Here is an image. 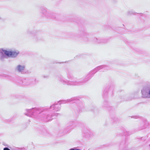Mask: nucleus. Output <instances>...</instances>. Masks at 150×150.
Returning a JSON list of instances; mask_svg holds the SVG:
<instances>
[{
    "label": "nucleus",
    "mask_w": 150,
    "mask_h": 150,
    "mask_svg": "<svg viewBox=\"0 0 150 150\" xmlns=\"http://www.w3.org/2000/svg\"><path fill=\"white\" fill-rule=\"evenodd\" d=\"M61 103L59 102L57 103H55L54 104L50 106V108L53 109L55 111H59L61 108Z\"/></svg>",
    "instance_id": "6e6552de"
},
{
    "label": "nucleus",
    "mask_w": 150,
    "mask_h": 150,
    "mask_svg": "<svg viewBox=\"0 0 150 150\" xmlns=\"http://www.w3.org/2000/svg\"><path fill=\"white\" fill-rule=\"evenodd\" d=\"M54 115L56 116H57L58 115H60V114L58 113H55L54 114Z\"/></svg>",
    "instance_id": "aec40b11"
},
{
    "label": "nucleus",
    "mask_w": 150,
    "mask_h": 150,
    "mask_svg": "<svg viewBox=\"0 0 150 150\" xmlns=\"http://www.w3.org/2000/svg\"><path fill=\"white\" fill-rule=\"evenodd\" d=\"M74 101V103H78V109L77 110L79 112L81 111L82 109L83 108V103L80 101L78 99L76 98H73L66 100H62L59 101L61 103H65L69 102H71Z\"/></svg>",
    "instance_id": "7ed1b4c3"
},
{
    "label": "nucleus",
    "mask_w": 150,
    "mask_h": 150,
    "mask_svg": "<svg viewBox=\"0 0 150 150\" xmlns=\"http://www.w3.org/2000/svg\"><path fill=\"white\" fill-rule=\"evenodd\" d=\"M136 13H137L132 10L129 11L127 12V14L129 15H130L132 14L135 15Z\"/></svg>",
    "instance_id": "2eb2a0df"
},
{
    "label": "nucleus",
    "mask_w": 150,
    "mask_h": 150,
    "mask_svg": "<svg viewBox=\"0 0 150 150\" xmlns=\"http://www.w3.org/2000/svg\"><path fill=\"white\" fill-rule=\"evenodd\" d=\"M3 150H10V149L8 147H6L4 148Z\"/></svg>",
    "instance_id": "6ab92c4d"
},
{
    "label": "nucleus",
    "mask_w": 150,
    "mask_h": 150,
    "mask_svg": "<svg viewBox=\"0 0 150 150\" xmlns=\"http://www.w3.org/2000/svg\"><path fill=\"white\" fill-rule=\"evenodd\" d=\"M21 80H23V79H21V78H19L16 81L18 83V81H19V82H21Z\"/></svg>",
    "instance_id": "a211bd4d"
},
{
    "label": "nucleus",
    "mask_w": 150,
    "mask_h": 150,
    "mask_svg": "<svg viewBox=\"0 0 150 150\" xmlns=\"http://www.w3.org/2000/svg\"><path fill=\"white\" fill-rule=\"evenodd\" d=\"M42 77L44 78H47L49 77V76L47 75H43L42 76Z\"/></svg>",
    "instance_id": "f3484780"
},
{
    "label": "nucleus",
    "mask_w": 150,
    "mask_h": 150,
    "mask_svg": "<svg viewBox=\"0 0 150 150\" xmlns=\"http://www.w3.org/2000/svg\"><path fill=\"white\" fill-rule=\"evenodd\" d=\"M81 36L80 37L81 39L83 41L87 42L88 41V34L86 33L81 32Z\"/></svg>",
    "instance_id": "1a4fd4ad"
},
{
    "label": "nucleus",
    "mask_w": 150,
    "mask_h": 150,
    "mask_svg": "<svg viewBox=\"0 0 150 150\" xmlns=\"http://www.w3.org/2000/svg\"><path fill=\"white\" fill-rule=\"evenodd\" d=\"M76 126L75 123L73 122H71L69 123L68 125L69 128L70 129H72L74 128Z\"/></svg>",
    "instance_id": "4468645a"
},
{
    "label": "nucleus",
    "mask_w": 150,
    "mask_h": 150,
    "mask_svg": "<svg viewBox=\"0 0 150 150\" xmlns=\"http://www.w3.org/2000/svg\"><path fill=\"white\" fill-rule=\"evenodd\" d=\"M69 150H75V148H71Z\"/></svg>",
    "instance_id": "4be33fe9"
},
{
    "label": "nucleus",
    "mask_w": 150,
    "mask_h": 150,
    "mask_svg": "<svg viewBox=\"0 0 150 150\" xmlns=\"http://www.w3.org/2000/svg\"><path fill=\"white\" fill-rule=\"evenodd\" d=\"M35 83H38V81L36 79H35Z\"/></svg>",
    "instance_id": "412c9836"
},
{
    "label": "nucleus",
    "mask_w": 150,
    "mask_h": 150,
    "mask_svg": "<svg viewBox=\"0 0 150 150\" xmlns=\"http://www.w3.org/2000/svg\"><path fill=\"white\" fill-rule=\"evenodd\" d=\"M109 69L108 67L105 65L98 66L91 71L84 78L78 80H76V78L74 76L71 71L67 70L66 71L67 77L69 80H68L62 76H59L58 79L64 84L71 86L79 85L85 83L91 79L94 74L98 71L102 69L103 71H104L108 70Z\"/></svg>",
    "instance_id": "f257e3e1"
},
{
    "label": "nucleus",
    "mask_w": 150,
    "mask_h": 150,
    "mask_svg": "<svg viewBox=\"0 0 150 150\" xmlns=\"http://www.w3.org/2000/svg\"><path fill=\"white\" fill-rule=\"evenodd\" d=\"M18 83L20 84L23 85H28L30 84V81L28 79H24L23 80H21V82L18 81Z\"/></svg>",
    "instance_id": "f8f14e48"
},
{
    "label": "nucleus",
    "mask_w": 150,
    "mask_h": 150,
    "mask_svg": "<svg viewBox=\"0 0 150 150\" xmlns=\"http://www.w3.org/2000/svg\"><path fill=\"white\" fill-rule=\"evenodd\" d=\"M142 97L144 98H150L149 89L148 84L145 86L141 90Z\"/></svg>",
    "instance_id": "39448f33"
},
{
    "label": "nucleus",
    "mask_w": 150,
    "mask_h": 150,
    "mask_svg": "<svg viewBox=\"0 0 150 150\" xmlns=\"http://www.w3.org/2000/svg\"><path fill=\"white\" fill-rule=\"evenodd\" d=\"M148 123L147 121H145V125H144L142 129H144L148 125Z\"/></svg>",
    "instance_id": "dca6fc26"
},
{
    "label": "nucleus",
    "mask_w": 150,
    "mask_h": 150,
    "mask_svg": "<svg viewBox=\"0 0 150 150\" xmlns=\"http://www.w3.org/2000/svg\"><path fill=\"white\" fill-rule=\"evenodd\" d=\"M27 34L28 35L32 36L34 40L35 41L40 40V36L34 31L28 30L27 32Z\"/></svg>",
    "instance_id": "0eeeda50"
},
{
    "label": "nucleus",
    "mask_w": 150,
    "mask_h": 150,
    "mask_svg": "<svg viewBox=\"0 0 150 150\" xmlns=\"http://www.w3.org/2000/svg\"><path fill=\"white\" fill-rule=\"evenodd\" d=\"M93 41L96 43L98 44L105 43L107 42L105 40L98 39L97 38H94L93 39Z\"/></svg>",
    "instance_id": "9b49d317"
},
{
    "label": "nucleus",
    "mask_w": 150,
    "mask_h": 150,
    "mask_svg": "<svg viewBox=\"0 0 150 150\" xmlns=\"http://www.w3.org/2000/svg\"><path fill=\"white\" fill-rule=\"evenodd\" d=\"M42 116L41 117L45 118V119H44L45 121H48L50 120H52V116L50 115H45L43 114V113L42 114Z\"/></svg>",
    "instance_id": "ddd939ff"
},
{
    "label": "nucleus",
    "mask_w": 150,
    "mask_h": 150,
    "mask_svg": "<svg viewBox=\"0 0 150 150\" xmlns=\"http://www.w3.org/2000/svg\"><path fill=\"white\" fill-rule=\"evenodd\" d=\"M27 112L25 113L28 116L38 118V116L40 115L41 111L39 108H34L26 110Z\"/></svg>",
    "instance_id": "f03ea898"
},
{
    "label": "nucleus",
    "mask_w": 150,
    "mask_h": 150,
    "mask_svg": "<svg viewBox=\"0 0 150 150\" xmlns=\"http://www.w3.org/2000/svg\"><path fill=\"white\" fill-rule=\"evenodd\" d=\"M75 150H81L79 149H75Z\"/></svg>",
    "instance_id": "b1692460"
},
{
    "label": "nucleus",
    "mask_w": 150,
    "mask_h": 150,
    "mask_svg": "<svg viewBox=\"0 0 150 150\" xmlns=\"http://www.w3.org/2000/svg\"><path fill=\"white\" fill-rule=\"evenodd\" d=\"M125 135H127V134H125Z\"/></svg>",
    "instance_id": "393cba45"
},
{
    "label": "nucleus",
    "mask_w": 150,
    "mask_h": 150,
    "mask_svg": "<svg viewBox=\"0 0 150 150\" xmlns=\"http://www.w3.org/2000/svg\"><path fill=\"white\" fill-rule=\"evenodd\" d=\"M40 13L42 17L48 18H54L53 16L54 13L50 10L45 8H41Z\"/></svg>",
    "instance_id": "20e7f679"
},
{
    "label": "nucleus",
    "mask_w": 150,
    "mask_h": 150,
    "mask_svg": "<svg viewBox=\"0 0 150 150\" xmlns=\"http://www.w3.org/2000/svg\"><path fill=\"white\" fill-rule=\"evenodd\" d=\"M134 117H135L134 118H137V117H138V116H134Z\"/></svg>",
    "instance_id": "5701e85b"
},
{
    "label": "nucleus",
    "mask_w": 150,
    "mask_h": 150,
    "mask_svg": "<svg viewBox=\"0 0 150 150\" xmlns=\"http://www.w3.org/2000/svg\"><path fill=\"white\" fill-rule=\"evenodd\" d=\"M25 67L24 65H18L16 67L15 70L19 72L23 73Z\"/></svg>",
    "instance_id": "9d476101"
},
{
    "label": "nucleus",
    "mask_w": 150,
    "mask_h": 150,
    "mask_svg": "<svg viewBox=\"0 0 150 150\" xmlns=\"http://www.w3.org/2000/svg\"><path fill=\"white\" fill-rule=\"evenodd\" d=\"M0 52L2 53H4L7 56L12 57H16L19 54L18 51H8L3 49H1Z\"/></svg>",
    "instance_id": "423d86ee"
}]
</instances>
